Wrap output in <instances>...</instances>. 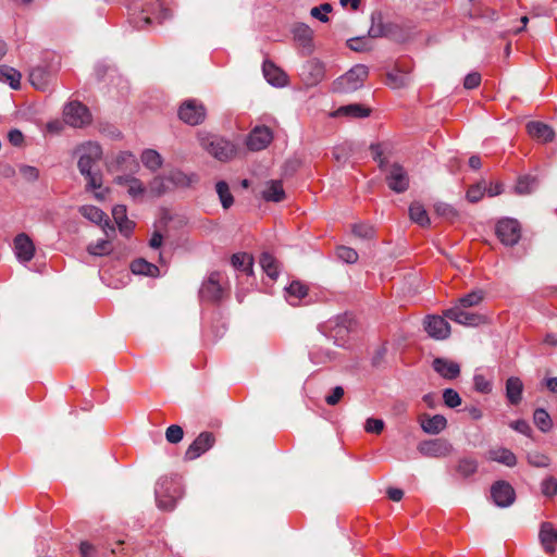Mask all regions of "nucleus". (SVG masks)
<instances>
[{
	"label": "nucleus",
	"mask_w": 557,
	"mask_h": 557,
	"mask_svg": "<svg viewBox=\"0 0 557 557\" xmlns=\"http://www.w3.org/2000/svg\"><path fill=\"white\" fill-rule=\"evenodd\" d=\"M166 180L177 187H189L199 181L197 174H186L180 170L171 171Z\"/></svg>",
	"instance_id": "473e14b6"
},
{
	"label": "nucleus",
	"mask_w": 557,
	"mask_h": 557,
	"mask_svg": "<svg viewBox=\"0 0 557 557\" xmlns=\"http://www.w3.org/2000/svg\"><path fill=\"white\" fill-rule=\"evenodd\" d=\"M215 191L223 209H230L234 203V197L230 190L228 184L225 181H219L215 184Z\"/></svg>",
	"instance_id": "ea45409f"
},
{
	"label": "nucleus",
	"mask_w": 557,
	"mask_h": 557,
	"mask_svg": "<svg viewBox=\"0 0 557 557\" xmlns=\"http://www.w3.org/2000/svg\"><path fill=\"white\" fill-rule=\"evenodd\" d=\"M444 404L449 408H456L461 405V397L453 388H446L443 392Z\"/></svg>",
	"instance_id": "bf43d9fd"
},
{
	"label": "nucleus",
	"mask_w": 557,
	"mask_h": 557,
	"mask_svg": "<svg viewBox=\"0 0 557 557\" xmlns=\"http://www.w3.org/2000/svg\"><path fill=\"white\" fill-rule=\"evenodd\" d=\"M199 143L209 154L222 162L231 160L236 153L231 141L214 134H200Z\"/></svg>",
	"instance_id": "7ed1b4c3"
},
{
	"label": "nucleus",
	"mask_w": 557,
	"mask_h": 557,
	"mask_svg": "<svg viewBox=\"0 0 557 557\" xmlns=\"http://www.w3.org/2000/svg\"><path fill=\"white\" fill-rule=\"evenodd\" d=\"M523 383L517 376H510L506 381V397L511 405L520 404L522 399Z\"/></svg>",
	"instance_id": "c756f323"
},
{
	"label": "nucleus",
	"mask_w": 557,
	"mask_h": 557,
	"mask_svg": "<svg viewBox=\"0 0 557 557\" xmlns=\"http://www.w3.org/2000/svg\"><path fill=\"white\" fill-rule=\"evenodd\" d=\"M370 38H388L392 40H400L403 38L401 27L393 22H384L381 11H374L371 14V26L368 30Z\"/></svg>",
	"instance_id": "423d86ee"
},
{
	"label": "nucleus",
	"mask_w": 557,
	"mask_h": 557,
	"mask_svg": "<svg viewBox=\"0 0 557 557\" xmlns=\"http://www.w3.org/2000/svg\"><path fill=\"white\" fill-rule=\"evenodd\" d=\"M332 10L333 8L330 3H322L318 7H313L310 10V14L320 22L326 23L329 21L327 13L332 12Z\"/></svg>",
	"instance_id": "5fc2aeb1"
},
{
	"label": "nucleus",
	"mask_w": 557,
	"mask_h": 557,
	"mask_svg": "<svg viewBox=\"0 0 557 557\" xmlns=\"http://www.w3.org/2000/svg\"><path fill=\"white\" fill-rule=\"evenodd\" d=\"M286 292L289 296L300 300L308 295V287L299 281H293L289 286L286 287Z\"/></svg>",
	"instance_id": "864d4df0"
},
{
	"label": "nucleus",
	"mask_w": 557,
	"mask_h": 557,
	"mask_svg": "<svg viewBox=\"0 0 557 557\" xmlns=\"http://www.w3.org/2000/svg\"><path fill=\"white\" fill-rule=\"evenodd\" d=\"M490 458L507 467H513L517 463L516 455L507 448H497L490 451Z\"/></svg>",
	"instance_id": "c9c22d12"
},
{
	"label": "nucleus",
	"mask_w": 557,
	"mask_h": 557,
	"mask_svg": "<svg viewBox=\"0 0 557 557\" xmlns=\"http://www.w3.org/2000/svg\"><path fill=\"white\" fill-rule=\"evenodd\" d=\"M386 181L388 187L395 193H404L409 187V177L407 172L397 163L392 165Z\"/></svg>",
	"instance_id": "f3484780"
},
{
	"label": "nucleus",
	"mask_w": 557,
	"mask_h": 557,
	"mask_svg": "<svg viewBox=\"0 0 557 557\" xmlns=\"http://www.w3.org/2000/svg\"><path fill=\"white\" fill-rule=\"evenodd\" d=\"M473 381L475 391L483 394H488L492 391L491 383L482 374H475Z\"/></svg>",
	"instance_id": "69168bd1"
},
{
	"label": "nucleus",
	"mask_w": 557,
	"mask_h": 557,
	"mask_svg": "<svg viewBox=\"0 0 557 557\" xmlns=\"http://www.w3.org/2000/svg\"><path fill=\"white\" fill-rule=\"evenodd\" d=\"M352 319L347 315L338 317L335 327L333 329V337L338 339H344L345 335L348 334L351 330Z\"/></svg>",
	"instance_id": "37998d69"
},
{
	"label": "nucleus",
	"mask_w": 557,
	"mask_h": 557,
	"mask_svg": "<svg viewBox=\"0 0 557 557\" xmlns=\"http://www.w3.org/2000/svg\"><path fill=\"white\" fill-rule=\"evenodd\" d=\"M527 132L528 134L542 143H548L554 139L555 133L553 128L539 121H532L527 124Z\"/></svg>",
	"instance_id": "393cba45"
},
{
	"label": "nucleus",
	"mask_w": 557,
	"mask_h": 557,
	"mask_svg": "<svg viewBox=\"0 0 557 557\" xmlns=\"http://www.w3.org/2000/svg\"><path fill=\"white\" fill-rule=\"evenodd\" d=\"M131 270L134 274L146 275L150 277H157L160 274V270L156 264L150 263L143 258L132 261Z\"/></svg>",
	"instance_id": "2f4dec72"
},
{
	"label": "nucleus",
	"mask_w": 557,
	"mask_h": 557,
	"mask_svg": "<svg viewBox=\"0 0 557 557\" xmlns=\"http://www.w3.org/2000/svg\"><path fill=\"white\" fill-rule=\"evenodd\" d=\"M30 84L40 90H44L48 85V73L44 67H35L29 73Z\"/></svg>",
	"instance_id": "79ce46f5"
},
{
	"label": "nucleus",
	"mask_w": 557,
	"mask_h": 557,
	"mask_svg": "<svg viewBox=\"0 0 557 557\" xmlns=\"http://www.w3.org/2000/svg\"><path fill=\"white\" fill-rule=\"evenodd\" d=\"M528 462L532 467L547 468L550 465V458L537 450H531L527 454Z\"/></svg>",
	"instance_id": "de8ad7c7"
},
{
	"label": "nucleus",
	"mask_w": 557,
	"mask_h": 557,
	"mask_svg": "<svg viewBox=\"0 0 557 557\" xmlns=\"http://www.w3.org/2000/svg\"><path fill=\"white\" fill-rule=\"evenodd\" d=\"M262 71L265 79L273 86L283 87L288 83L285 72L269 60L263 62Z\"/></svg>",
	"instance_id": "5701e85b"
},
{
	"label": "nucleus",
	"mask_w": 557,
	"mask_h": 557,
	"mask_svg": "<svg viewBox=\"0 0 557 557\" xmlns=\"http://www.w3.org/2000/svg\"><path fill=\"white\" fill-rule=\"evenodd\" d=\"M168 190V186L165 184V180L160 177V176H156L150 183H149V193L153 196V197H160L162 196L163 194H165Z\"/></svg>",
	"instance_id": "6e6d98bb"
},
{
	"label": "nucleus",
	"mask_w": 557,
	"mask_h": 557,
	"mask_svg": "<svg viewBox=\"0 0 557 557\" xmlns=\"http://www.w3.org/2000/svg\"><path fill=\"white\" fill-rule=\"evenodd\" d=\"M368 75V67L357 64L333 83V90L341 94L354 92L362 87Z\"/></svg>",
	"instance_id": "39448f33"
},
{
	"label": "nucleus",
	"mask_w": 557,
	"mask_h": 557,
	"mask_svg": "<svg viewBox=\"0 0 557 557\" xmlns=\"http://www.w3.org/2000/svg\"><path fill=\"white\" fill-rule=\"evenodd\" d=\"M542 493L545 496H554L557 494V480L553 476L545 479L542 482Z\"/></svg>",
	"instance_id": "338daca9"
},
{
	"label": "nucleus",
	"mask_w": 557,
	"mask_h": 557,
	"mask_svg": "<svg viewBox=\"0 0 557 557\" xmlns=\"http://www.w3.org/2000/svg\"><path fill=\"white\" fill-rule=\"evenodd\" d=\"M1 77L10 85L12 89H18L21 87V73L9 65H0Z\"/></svg>",
	"instance_id": "4c0bfd02"
},
{
	"label": "nucleus",
	"mask_w": 557,
	"mask_h": 557,
	"mask_svg": "<svg viewBox=\"0 0 557 557\" xmlns=\"http://www.w3.org/2000/svg\"><path fill=\"white\" fill-rule=\"evenodd\" d=\"M260 265L269 277L275 280L278 275V264L276 259L269 252H263L260 257Z\"/></svg>",
	"instance_id": "58836bf2"
},
{
	"label": "nucleus",
	"mask_w": 557,
	"mask_h": 557,
	"mask_svg": "<svg viewBox=\"0 0 557 557\" xmlns=\"http://www.w3.org/2000/svg\"><path fill=\"white\" fill-rule=\"evenodd\" d=\"M424 330L435 339H446L450 335V325L445 318L440 315L428 317L424 321Z\"/></svg>",
	"instance_id": "ddd939ff"
},
{
	"label": "nucleus",
	"mask_w": 557,
	"mask_h": 557,
	"mask_svg": "<svg viewBox=\"0 0 557 557\" xmlns=\"http://www.w3.org/2000/svg\"><path fill=\"white\" fill-rule=\"evenodd\" d=\"M18 171L22 177L28 183L36 182L39 178V170L35 166L21 164Z\"/></svg>",
	"instance_id": "052dcab7"
},
{
	"label": "nucleus",
	"mask_w": 557,
	"mask_h": 557,
	"mask_svg": "<svg viewBox=\"0 0 557 557\" xmlns=\"http://www.w3.org/2000/svg\"><path fill=\"white\" fill-rule=\"evenodd\" d=\"M371 109L360 103H351L339 107L334 113V116H348L355 119H362L369 116Z\"/></svg>",
	"instance_id": "cd10ccee"
},
{
	"label": "nucleus",
	"mask_w": 557,
	"mask_h": 557,
	"mask_svg": "<svg viewBox=\"0 0 557 557\" xmlns=\"http://www.w3.org/2000/svg\"><path fill=\"white\" fill-rule=\"evenodd\" d=\"M112 216L122 234L125 236L131 234L134 228V222L127 219L125 206L116 205L112 209Z\"/></svg>",
	"instance_id": "c85d7f7f"
},
{
	"label": "nucleus",
	"mask_w": 557,
	"mask_h": 557,
	"mask_svg": "<svg viewBox=\"0 0 557 557\" xmlns=\"http://www.w3.org/2000/svg\"><path fill=\"white\" fill-rule=\"evenodd\" d=\"M301 76L304 82L309 86L319 84L325 76L324 64L317 59L307 61L302 65Z\"/></svg>",
	"instance_id": "2eb2a0df"
},
{
	"label": "nucleus",
	"mask_w": 557,
	"mask_h": 557,
	"mask_svg": "<svg viewBox=\"0 0 557 557\" xmlns=\"http://www.w3.org/2000/svg\"><path fill=\"white\" fill-rule=\"evenodd\" d=\"M485 190H486L485 185H483L481 183L473 185L467 191V199L470 202H478L483 197Z\"/></svg>",
	"instance_id": "0e129e2a"
},
{
	"label": "nucleus",
	"mask_w": 557,
	"mask_h": 557,
	"mask_svg": "<svg viewBox=\"0 0 557 557\" xmlns=\"http://www.w3.org/2000/svg\"><path fill=\"white\" fill-rule=\"evenodd\" d=\"M352 152V148L350 145H342L337 146L333 150L334 159L339 163H345Z\"/></svg>",
	"instance_id": "e2e57ef3"
},
{
	"label": "nucleus",
	"mask_w": 557,
	"mask_h": 557,
	"mask_svg": "<svg viewBox=\"0 0 557 557\" xmlns=\"http://www.w3.org/2000/svg\"><path fill=\"white\" fill-rule=\"evenodd\" d=\"M409 83V77L407 74L399 72H392L386 75V84L392 88H401L405 87Z\"/></svg>",
	"instance_id": "3c124183"
},
{
	"label": "nucleus",
	"mask_w": 557,
	"mask_h": 557,
	"mask_svg": "<svg viewBox=\"0 0 557 557\" xmlns=\"http://www.w3.org/2000/svg\"><path fill=\"white\" fill-rule=\"evenodd\" d=\"M540 543L546 554H554L557 549V529L552 522H542L539 532Z\"/></svg>",
	"instance_id": "dca6fc26"
},
{
	"label": "nucleus",
	"mask_w": 557,
	"mask_h": 557,
	"mask_svg": "<svg viewBox=\"0 0 557 557\" xmlns=\"http://www.w3.org/2000/svg\"><path fill=\"white\" fill-rule=\"evenodd\" d=\"M496 235L506 246L516 245L521 237V227L515 219H503L496 224Z\"/></svg>",
	"instance_id": "9b49d317"
},
{
	"label": "nucleus",
	"mask_w": 557,
	"mask_h": 557,
	"mask_svg": "<svg viewBox=\"0 0 557 557\" xmlns=\"http://www.w3.org/2000/svg\"><path fill=\"white\" fill-rule=\"evenodd\" d=\"M141 162L144 163V165L151 170V171H157L158 169H160L162 166V157L160 156L159 152H157L156 150L153 149H146L143 153H141Z\"/></svg>",
	"instance_id": "a19ab883"
},
{
	"label": "nucleus",
	"mask_w": 557,
	"mask_h": 557,
	"mask_svg": "<svg viewBox=\"0 0 557 557\" xmlns=\"http://www.w3.org/2000/svg\"><path fill=\"white\" fill-rule=\"evenodd\" d=\"M177 114L185 124L196 126L206 120L207 109L201 101L187 99L181 103Z\"/></svg>",
	"instance_id": "0eeeda50"
},
{
	"label": "nucleus",
	"mask_w": 557,
	"mask_h": 557,
	"mask_svg": "<svg viewBox=\"0 0 557 557\" xmlns=\"http://www.w3.org/2000/svg\"><path fill=\"white\" fill-rule=\"evenodd\" d=\"M79 159L78 170L86 181V190H94L95 198L102 201L109 193L108 188L102 187V174L98 162L102 157L101 147L94 141H88L77 149Z\"/></svg>",
	"instance_id": "f257e3e1"
},
{
	"label": "nucleus",
	"mask_w": 557,
	"mask_h": 557,
	"mask_svg": "<svg viewBox=\"0 0 557 557\" xmlns=\"http://www.w3.org/2000/svg\"><path fill=\"white\" fill-rule=\"evenodd\" d=\"M222 293L220 273H211L200 288V297L208 301H218L222 298Z\"/></svg>",
	"instance_id": "aec40b11"
},
{
	"label": "nucleus",
	"mask_w": 557,
	"mask_h": 557,
	"mask_svg": "<svg viewBox=\"0 0 557 557\" xmlns=\"http://www.w3.org/2000/svg\"><path fill=\"white\" fill-rule=\"evenodd\" d=\"M364 429L369 433L380 434L384 429V421L381 419L369 418L366 421Z\"/></svg>",
	"instance_id": "774afa93"
},
{
	"label": "nucleus",
	"mask_w": 557,
	"mask_h": 557,
	"mask_svg": "<svg viewBox=\"0 0 557 557\" xmlns=\"http://www.w3.org/2000/svg\"><path fill=\"white\" fill-rule=\"evenodd\" d=\"M421 429L428 434H438L447 426V420L442 414L429 416L423 413L419 418Z\"/></svg>",
	"instance_id": "4be33fe9"
},
{
	"label": "nucleus",
	"mask_w": 557,
	"mask_h": 557,
	"mask_svg": "<svg viewBox=\"0 0 557 557\" xmlns=\"http://www.w3.org/2000/svg\"><path fill=\"white\" fill-rule=\"evenodd\" d=\"M351 232L355 236L362 239H372L374 237V227L366 223H356L351 226Z\"/></svg>",
	"instance_id": "8fccbe9b"
},
{
	"label": "nucleus",
	"mask_w": 557,
	"mask_h": 557,
	"mask_svg": "<svg viewBox=\"0 0 557 557\" xmlns=\"http://www.w3.org/2000/svg\"><path fill=\"white\" fill-rule=\"evenodd\" d=\"M14 251L17 260L26 263L34 258L35 246L32 239L24 233L14 238Z\"/></svg>",
	"instance_id": "6ab92c4d"
},
{
	"label": "nucleus",
	"mask_w": 557,
	"mask_h": 557,
	"mask_svg": "<svg viewBox=\"0 0 557 557\" xmlns=\"http://www.w3.org/2000/svg\"><path fill=\"white\" fill-rule=\"evenodd\" d=\"M444 317L465 326H479L481 324L487 323L486 315L468 311L461 307H453L447 309L444 312Z\"/></svg>",
	"instance_id": "6e6552de"
},
{
	"label": "nucleus",
	"mask_w": 557,
	"mask_h": 557,
	"mask_svg": "<svg viewBox=\"0 0 557 557\" xmlns=\"http://www.w3.org/2000/svg\"><path fill=\"white\" fill-rule=\"evenodd\" d=\"M139 169V164L135 156L131 152H121L116 156L115 161L111 163V171H125L135 173Z\"/></svg>",
	"instance_id": "a878e982"
},
{
	"label": "nucleus",
	"mask_w": 557,
	"mask_h": 557,
	"mask_svg": "<svg viewBox=\"0 0 557 557\" xmlns=\"http://www.w3.org/2000/svg\"><path fill=\"white\" fill-rule=\"evenodd\" d=\"M478 470V462L472 458H462L457 466V472L463 478H468L475 473Z\"/></svg>",
	"instance_id": "49530a36"
},
{
	"label": "nucleus",
	"mask_w": 557,
	"mask_h": 557,
	"mask_svg": "<svg viewBox=\"0 0 557 557\" xmlns=\"http://www.w3.org/2000/svg\"><path fill=\"white\" fill-rule=\"evenodd\" d=\"M337 257L346 263H356L358 260V253L354 248L347 246H341L337 248Z\"/></svg>",
	"instance_id": "4d7b16f0"
},
{
	"label": "nucleus",
	"mask_w": 557,
	"mask_h": 557,
	"mask_svg": "<svg viewBox=\"0 0 557 557\" xmlns=\"http://www.w3.org/2000/svg\"><path fill=\"white\" fill-rule=\"evenodd\" d=\"M112 249V245L108 239H100L87 247V251L92 256H107L111 253Z\"/></svg>",
	"instance_id": "09e8293b"
},
{
	"label": "nucleus",
	"mask_w": 557,
	"mask_h": 557,
	"mask_svg": "<svg viewBox=\"0 0 557 557\" xmlns=\"http://www.w3.org/2000/svg\"><path fill=\"white\" fill-rule=\"evenodd\" d=\"M409 216L411 221L419 224L422 227L430 225V218L424 207L419 202H412L409 207Z\"/></svg>",
	"instance_id": "f704fd0d"
},
{
	"label": "nucleus",
	"mask_w": 557,
	"mask_h": 557,
	"mask_svg": "<svg viewBox=\"0 0 557 557\" xmlns=\"http://www.w3.org/2000/svg\"><path fill=\"white\" fill-rule=\"evenodd\" d=\"M483 298L484 293L482 290H474L459 298L458 304L455 307L468 309L470 307L479 305L483 300Z\"/></svg>",
	"instance_id": "a18cd8bd"
},
{
	"label": "nucleus",
	"mask_w": 557,
	"mask_h": 557,
	"mask_svg": "<svg viewBox=\"0 0 557 557\" xmlns=\"http://www.w3.org/2000/svg\"><path fill=\"white\" fill-rule=\"evenodd\" d=\"M232 265L237 269L246 272L247 274L252 273L253 259L248 253H234L231 258Z\"/></svg>",
	"instance_id": "e433bc0d"
},
{
	"label": "nucleus",
	"mask_w": 557,
	"mask_h": 557,
	"mask_svg": "<svg viewBox=\"0 0 557 557\" xmlns=\"http://www.w3.org/2000/svg\"><path fill=\"white\" fill-rule=\"evenodd\" d=\"M272 139L273 135L269 127L257 126L250 132L246 144L250 150L259 151L267 148Z\"/></svg>",
	"instance_id": "4468645a"
},
{
	"label": "nucleus",
	"mask_w": 557,
	"mask_h": 557,
	"mask_svg": "<svg viewBox=\"0 0 557 557\" xmlns=\"http://www.w3.org/2000/svg\"><path fill=\"white\" fill-rule=\"evenodd\" d=\"M434 210L437 215L443 216L449 221H454L458 216L457 210L446 202H437L434 206Z\"/></svg>",
	"instance_id": "603ef678"
},
{
	"label": "nucleus",
	"mask_w": 557,
	"mask_h": 557,
	"mask_svg": "<svg viewBox=\"0 0 557 557\" xmlns=\"http://www.w3.org/2000/svg\"><path fill=\"white\" fill-rule=\"evenodd\" d=\"M79 211L84 218L98 225H101L108 237L110 236V233L113 234L115 232L114 226L110 224L106 213L99 208L95 206H83L81 207Z\"/></svg>",
	"instance_id": "a211bd4d"
},
{
	"label": "nucleus",
	"mask_w": 557,
	"mask_h": 557,
	"mask_svg": "<svg viewBox=\"0 0 557 557\" xmlns=\"http://www.w3.org/2000/svg\"><path fill=\"white\" fill-rule=\"evenodd\" d=\"M433 370L446 380H454L460 374V367L457 362L443 357H437L432 362Z\"/></svg>",
	"instance_id": "412c9836"
},
{
	"label": "nucleus",
	"mask_w": 557,
	"mask_h": 557,
	"mask_svg": "<svg viewBox=\"0 0 557 557\" xmlns=\"http://www.w3.org/2000/svg\"><path fill=\"white\" fill-rule=\"evenodd\" d=\"M261 196L265 201L272 202H281L286 197L281 181H269Z\"/></svg>",
	"instance_id": "7c9ffc66"
},
{
	"label": "nucleus",
	"mask_w": 557,
	"mask_h": 557,
	"mask_svg": "<svg viewBox=\"0 0 557 557\" xmlns=\"http://www.w3.org/2000/svg\"><path fill=\"white\" fill-rule=\"evenodd\" d=\"M491 496L496 506L506 508L513 504L516 493L513 487L506 481H497L491 487Z\"/></svg>",
	"instance_id": "f8f14e48"
},
{
	"label": "nucleus",
	"mask_w": 557,
	"mask_h": 557,
	"mask_svg": "<svg viewBox=\"0 0 557 557\" xmlns=\"http://www.w3.org/2000/svg\"><path fill=\"white\" fill-rule=\"evenodd\" d=\"M539 187V180L534 175H522L518 178L516 184V193L519 195H529L536 190Z\"/></svg>",
	"instance_id": "72a5a7b5"
},
{
	"label": "nucleus",
	"mask_w": 557,
	"mask_h": 557,
	"mask_svg": "<svg viewBox=\"0 0 557 557\" xmlns=\"http://www.w3.org/2000/svg\"><path fill=\"white\" fill-rule=\"evenodd\" d=\"M216 442L215 435L212 432H201L194 442L187 447L184 459L193 461L202 456L211 449Z\"/></svg>",
	"instance_id": "9d476101"
},
{
	"label": "nucleus",
	"mask_w": 557,
	"mask_h": 557,
	"mask_svg": "<svg viewBox=\"0 0 557 557\" xmlns=\"http://www.w3.org/2000/svg\"><path fill=\"white\" fill-rule=\"evenodd\" d=\"M294 39L307 50L311 52L313 30L306 24L299 23L293 27Z\"/></svg>",
	"instance_id": "bb28decb"
},
{
	"label": "nucleus",
	"mask_w": 557,
	"mask_h": 557,
	"mask_svg": "<svg viewBox=\"0 0 557 557\" xmlns=\"http://www.w3.org/2000/svg\"><path fill=\"white\" fill-rule=\"evenodd\" d=\"M125 185L128 186L127 193L133 198L144 195L146 188L137 177L134 180H125Z\"/></svg>",
	"instance_id": "680f3d73"
},
{
	"label": "nucleus",
	"mask_w": 557,
	"mask_h": 557,
	"mask_svg": "<svg viewBox=\"0 0 557 557\" xmlns=\"http://www.w3.org/2000/svg\"><path fill=\"white\" fill-rule=\"evenodd\" d=\"M417 449L429 458H444L449 456L454 448L447 440L434 438L420 442Z\"/></svg>",
	"instance_id": "1a4fd4ad"
},
{
	"label": "nucleus",
	"mask_w": 557,
	"mask_h": 557,
	"mask_svg": "<svg viewBox=\"0 0 557 557\" xmlns=\"http://www.w3.org/2000/svg\"><path fill=\"white\" fill-rule=\"evenodd\" d=\"M154 493L158 507L162 510L171 511L183 496L184 491L178 480L164 476L158 481Z\"/></svg>",
	"instance_id": "f03ea898"
},
{
	"label": "nucleus",
	"mask_w": 557,
	"mask_h": 557,
	"mask_svg": "<svg viewBox=\"0 0 557 557\" xmlns=\"http://www.w3.org/2000/svg\"><path fill=\"white\" fill-rule=\"evenodd\" d=\"M134 12L140 11V14L136 17V27L145 28L146 26L152 23L151 15H156V20L159 24H162L164 21L172 17V12L170 9L164 8L163 4L159 1H152L147 3L145 7L139 3H133Z\"/></svg>",
	"instance_id": "20e7f679"
},
{
	"label": "nucleus",
	"mask_w": 557,
	"mask_h": 557,
	"mask_svg": "<svg viewBox=\"0 0 557 557\" xmlns=\"http://www.w3.org/2000/svg\"><path fill=\"white\" fill-rule=\"evenodd\" d=\"M92 122V114L87 106L72 100V127H85Z\"/></svg>",
	"instance_id": "b1692460"
},
{
	"label": "nucleus",
	"mask_w": 557,
	"mask_h": 557,
	"mask_svg": "<svg viewBox=\"0 0 557 557\" xmlns=\"http://www.w3.org/2000/svg\"><path fill=\"white\" fill-rule=\"evenodd\" d=\"M184 437V431L182 426L177 424L170 425L165 431V438L171 444L180 443Z\"/></svg>",
	"instance_id": "13d9d810"
},
{
	"label": "nucleus",
	"mask_w": 557,
	"mask_h": 557,
	"mask_svg": "<svg viewBox=\"0 0 557 557\" xmlns=\"http://www.w3.org/2000/svg\"><path fill=\"white\" fill-rule=\"evenodd\" d=\"M533 421L542 432H548L553 425L548 412L543 408H537L533 413Z\"/></svg>",
	"instance_id": "c03bdc74"
}]
</instances>
